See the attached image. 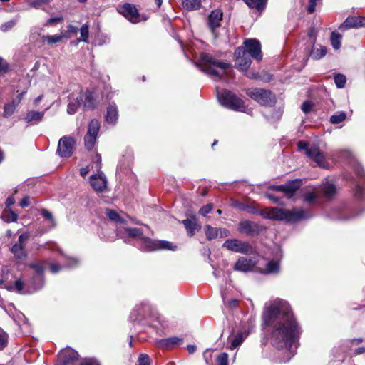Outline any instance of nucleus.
Returning a JSON list of instances; mask_svg holds the SVG:
<instances>
[{"mask_svg": "<svg viewBox=\"0 0 365 365\" xmlns=\"http://www.w3.org/2000/svg\"><path fill=\"white\" fill-rule=\"evenodd\" d=\"M8 71V64L7 63L0 57V74H4L6 73Z\"/></svg>", "mask_w": 365, "mask_h": 365, "instance_id": "680f3d73", "label": "nucleus"}, {"mask_svg": "<svg viewBox=\"0 0 365 365\" xmlns=\"http://www.w3.org/2000/svg\"><path fill=\"white\" fill-rule=\"evenodd\" d=\"M242 210L257 213L264 219L282 220L289 222H294L301 220L308 219L312 216L309 208L302 209L294 207L292 210L285 209L282 207H264V209L258 211L257 207H238Z\"/></svg>", "mask_w": 365, "mask_h": 365, "instance_id": "f03ea898", "label": "nucleus"}, {"mask_svg": "<svg viewBox=\"0 0 365 365\" xmlns=\"http://www.w3.org/2000/svg\"><path fill=\"white\" fill-rule=\"evenodd\" d=\"M182 6L187 11L197 10L200 8V0H182Z\"/></svg>", "mask_w": 365, "mask_h": 365, "instance_id": "a19ab883", "label": "nucleus"}, {"mask_svg": "<svg viewBox=\"0 0 365 365\" xmlns=\"http://www.w3.org/2000/svg\"><path fill=\"white\" fill-rule=\"evenodd\" d=\"M222 247H226L230 251L242 254H249L252 251V247L248 242L236 239L227 240L222 245Z\"/></svg>", "mask_w": 365, "mask_h": 365, "instance_id": "f3484780", "label": "nucleus"}, {"mask_svg": "<svg viewBox=\"0 0 365 365\" xmlns=\"http://www.w3.org/2000/svg\"><path fill=\"white\" fill-rule=\"evenodd\" d=\"M36 202L34 197H31L29 195H25L22 197V199L19 202V205H33V204H36Z\"/></svg>", "mask_w": 365, "mask_h": 365, "instance_id": "bf43d9fd", "label": "nucleus"}, {"mask_svg": "<svg viewBox=\"0 0 365 365\" xmlns=\"http://www.w3.org/2000/svg\"><path fill=\"white\" fill-rule=\"evenodd\" d=\"M154 308L148 302H142L135 305L130 314L133 322H140L153 314Z\"/></svg>", "mask_w": 365, "mask_h": 365, "instance_id": "f8f14e48", "label": "nucleus"}, {"mask_svg": "<svg viewBox=\"0 0 365 365\" xmlns=\"http://www.w3.org/2000/svg\"><path fill=\"white\" fill-rule=\"evenodd\" d=\"M138 365H150V359L148 354H142L138 359Z\"/></svg>", "mask_w": 365, "mask_h": 365, "instance_id": "13d9d810", "label": "nucleus"}, {"mask_svg": "<svg viewBox=\"0 0 365 365\" xmlns=\"http://www.w3.org/2000/svg\"><path fill=\"white\" fill-rule=\"evenodd\" d=\"M213 207H202L201 209L199 210V213L206 217L209 213H210L212 211Z\"/></svg>", "mask_w": 365, "mask_h": 365, "instance_id": "0e129e2a", "label": "nucleus"}, {"mask_svg": "<svg viewBox=\"0 0 365 365\" xmlns=\"http://www.w3.org/2000/svg\"><path fill=\"white\" fill-rule=\"evenodd\" d=\"M245 50L249 53V56L259 61L262 58L261 45L258 40L255 38L247 39L244 41Z\"/></svg>", "mask_w": 365, "mask_h": 365, "instance_id": "412c9836", "label": "nucleus"}, {"mask_svg": "<svg viewBox=\"0 0 365 365\" xmlns=\"http://www.w3.org/2000/svg\"><path fill=\"white\" fill-rule=\"evenodd\" d=\"M118 118V110L115 104H110L107 108L106 121L108 124L115 125Z\"/></svg>", "mask_w": 365, "mask_h": 365, "instance_id": "2f4dec72", "label": "nucleus"}, {"mask_svg": "<svg viewBox=\"0 0 365 365\" xmlns=\"http://www.w3.org/2000/svg\"><path fill=\"white\" fill-rule=\"evenodd\" d=\"M101 127V123L96 119H93L88 124V131L84 136V144L87 150H91L94 147L97 136Z\"/></svg>", "mask_w": 365, "mask_h": 365, "instance_id": "4468645a", "label": "nucleus"}, {"mask_svg": "<svg viewBox=\"0 0 365 365\" xmlns=\"http://www.w3.org/2000/svg\"><path fill=\"white\" fill-rule=\"evenodd\" d=\"M63 19L62 16H56V17L50 18L46 23L45 26L52 25L56 23L61 22L63 21Z\"/></svg>", "mask_w": 365, "mask_h": 365, "instance_id": "e2e57ef3", "label": "nucleus"}, {"mask_svg": "<svg viewBox=\"0 0 365 365\" xmlns=\"http://www.w3.org/2000/svg\"><path fill=\"white\" fill-rule=\"evenodd\" d=\"M321 198V195L317 189V187H314L312 189H307L303 193V200L306 203L317 202Z\"/></svg>", "mask_w": 365, "mask_h": 365, "instance_id": "7c9ffc66", "label": "nucleus"}, {"mask_svg": "<svg viewBox=\"0 0 365 365\" xmlns=\"http://www.w3.org/2000/svg\"><path fill=\"white\" fill-rule=\"evenodd\" d=\"M299 150H304L305 155L311 160L314 161L318 166L326 168H327V162L323 153L319 150L317 145H309L306 141H299L297 143Z\"/></svg>", "mask_w": 365, "mask_h": 365, "instance_id": "6e6552de", "label": "nucleus"}, {"mask_svg": "<svg viewBox=\"0 0 365 365\" xmlns=\"http://www.w3.org/2000/svg\"><path fill=\"white\" fill-rule=\"evenodd\" d=\"M80 365H100L99 362L94 359H86Z\"/></svg>", "mask_w": 365, "mask_h": 365, "instance_id": "69168bd1", "label": "nucleus"}, {"mask_svg": "<svg viewBox=\"0 0 365 365\" xmlns=\"http://www.w3.org/2000/svg\"><path fill=\"white\" fill-rule=\"evenodd\" d=\"M2 220L9 223L16 221L18 215L12 211L9 207H6L1 214Z\"/></svg>", "mask_w": 365, "mask_h": 365, "instance_id": "ea45409f", "label": "nucleus"}, {"mask_svg": "<svg viewBox=\"0 0 365 365\" xmlns=\"http://www.w3.org/2000/svg\"><path fill=\"white\" fill-rule=\"evenodd\" d=\"M41 215L43 216L44 220L46 221L47 227L48 230L53 229L56 226V220L53 217V214L46 209H41L40 210Z\"/></svg>", "mask_w": 365, "mask_h": 365, "instance_id": "f704fd0d", "label": "nucleus"}, {"mask_svg": "<svg viewBox=\"0 0 365 365\" xmlns=\"http://www.w3.org/2000/svg\"><path fill=\"white\" fill-rule=\"evenodd\" d=\"M182 342L183 338L172 336L160 340V344L163 346L173 347L175 346L180 345Z\"/></svg>", "mask_w": 365, "mask_h": 365, "instance_id": "e433bc0d", "label": "nucleus"}, {"mask_svg": "<svg viewBox=\"0 0 365 365\" xmlns=\"http://www.w3.org/2000/svg\"><path fill=\"white\" fill-rule=\"evenodd\" d=\"M24 283L21 279H17L15 281L14 286H9L7 287L8 290H13L15 289L16 292L19 294H23L24 293L23 292Z\"/></svg>", "mask_w": 365, "mask_h": 365, "instance_id": "603ef678", "label": "nucleus"}, {"mask_svg": "<svg viewBox=\"0 0 365 365\" xmlns=\"http://www.w3.org/2000/svg\"><path fill=\"white\" fill-rule=\"evenodd\" d=\"M90 183L93 190L98 192H103L107 186L106 178L103 173L92 175Z\"/></svg>", "mask_w": 365, "mask_h": 365, "instance_id": "a878e982", "label": "nucleus"}, {"mask_svg": "<svg viewBox=\"0 0 365 365\" xmlns=\"http://www.w3.org/2000/svg\"><path fill=\"white\" fill-rule=\"evenodd\" d=\"M45 115V111H36L34 110H28L24 118V120L30 125H37L42 121Z\"/></svg>", "mask_w": 365, "mask_h": 365, "instance_id": "c85d7f7f", "label": "nucleus"}, {"mask_svg": "<svg viewBox=\"0 0 365 365\" xmlns=\"http://www.w3.org/2000/svg\"><path fill=\"white\" fill-rule=\"evenodd\" d=\"M205 232L207 240H212L215 239L218 235V229L214 228L209 225H205Z\"/></svg>", "mask_w": 365, "mask_h": 365, "instance_id": "8fccbe9b", "label": "nucleus"}, {"mask_svg": "<svg viewBox=\"0 0 365 365\" xmlns=\"http://www.w3.org/2000/svg\"><path fill=\"white\" fill-rule=\"evenodd\" d=\"M78 357V352L71 348L64 349L58 354V359L62 365H67L71 361L77 360Z\"/></svg>", "mask_w": 365, "mask_h": 365, "instance_id": "bb28decb", "label": "nucleus"}, {"mask_svg": "<svg viewBox=\"0 0 365 365\" xmlns=\"http://www.w3.org/2000/svg\"><path fill=\"white\" fill-rule=\"evenodd\" d=\"M346 118V114L344 111H338L331 115L329 121L331 124H339L344 121Z\"/></svg>", "mask_w": 365, "mask_h": 365, "instance_id": "c03bdc74", "label": "nucleus"}, {"mask_svg": "<svg viewBox=\"0 0 365 365\" xmlns=\"http://www.w3.org/2000/svg\"><path fill=\"white\" fill-rule=\"evenodd\" d=\"M302 180L299 178L287 181L286 183L279 185H272L269 187V190L282 192L287 198H292L296 192L302 185Z\"/></svg>", "mask_w": 365, "mask_h": 365, "instance_id": "9b49d317", "label": "nucleus"}, {"mask_svg": "<svg viewBox=\"0 0 365 365\" xmlns=\"http://www.w3.org/2000/svg\"><path fill=\"white\" fill-rule=\"evenodd\" d=\"M17 106L18 105L16 104L13 101L10 103L5 104L4 106L3 117L5 118H8L10 116H11L14 114Z\"/></svg>", "mask_w": 365, "mask_h": 365, "instance_id": "37998d69", "label": "nucleus"}, {"mask_svg": "<svg viewBox=\"0 0 365 365\" xmlns=\"http://www.w3.org/2000/svg\"><path fill=\"white\" fill-rule=\"evenodd\" d=\"M341 38H342V36L339 33H338L336 31H333L331 33V38H330L331 44L335 50H338L340 48V47L341 46Z\"/></svg>", "mask_w": 365, "mask_h": 365, "instance_id": "79ce46f5", "label": "nucleus"}, {"mask_svg": "<svg viewBox=\"0 0 365 365\" xmlns=\"http://www.w3.org/2000/svg\"><path fill=\"white\" fill-rule=\"evenodd\" d=\"M119 12L133 24H137L146 20L145 17L138 13L136 7L130 4H124L120 9Z\"/></svg>", "mask_w": 365, "mask_h": 365, "instance_id": "6ab92c4d", "label": "nucleus"}, {"mask_svg": "<svg viewBox=\"0 0 365 365\" xmlns=\"http://www.w3.org/2000/svg\"><path fill=\"white\" fill-rule=\"evenodd\" d=\"M200 61L201 63L199 67L203 72L218 78L221 76L225 69L230 67L228 63L217 61L212 56L205 53L200 54Z\"/></svg>", "mask_w": 365, "mask_h": 365, "instance_id": "20e7f679", "label": "nucleus"}, {"mask_svg": "<svg viewBox=\"0 0 365 365\" xmlns=\"http://www.w3.org/2000/svg\"><path fill=\"white\" fill-rule=\"evenodd\" d=\"M247 94L253 100L264 106H272L275 103V96L270 91L260 88L249 89Z\"/></svg>", "mask_w": 365, "mask_h": 365, "instance_id": "9d476101", "label": "nucleus"}, {"mask_svg": "<svg viewBox=\"0 0 365 365\" xmlns=\"http://www.w3.org/2000/svg\"><path fill=\"white\" fill-rule=\"evenodd\" d=\"M334 82L337 88H342L346 84V78L344 75L339 73L334 76Z\"/></svg>", "mask_w": 365, "mask_h": 365, "instance_id": "864d4df0", "label": "nucleus"}, {"mask_svg": "<svg viewBox=\"0 0 365 365\" xmlns=\"http://www.w3.org/2000/svg\"><path fill=\"white\" fill-rule=\"evenodd\" d=\"M139 247L144 252L161 250H176L177 246L166 240H156L143 236L139 242Z\"/></svg>", "mask_w": 365, "mask_h": 365, "instance_id": "0eeeda50", "label": "nucleus"}, {"mask_svg": "<svg viewBox=\"0 0 365 365\" xmlns=\"http://www.w3.org/2000/svg\"><path fill=\"white\" fill-rule=\"evenodd\" d=\"M263 317L269 327V339L272 346L285 352V358L280 361H289L295 354V343L301 334L300 326L289 303L279 298L270 302Z\"/></svg>", "mask_w": 365, "mask_h": 365, "instance_id": "f257e3e1", "label": "nucleus"}, {"mask_svg": "<svg viewBox=\"0 0 365 365\" xmlns=\"http://www.w3.org/2000/svg\"><path fill=\"white\" fill-rule=\"evenodd\" d=\"M51 0H29L28 5L36 9L45 10L43 6L48 5Z\"/></svg>", "mask_w": 365, "mask_h": 365, "instance_id": "de8ad7c7", "label": "nucleus"}, {"mask_svg": "<svg viewBox=\"0 0 365 365\" xmlns=\"http://www.w3.org/2000/svg\"><path fill=\"white\" fill-rule=\"evenodd\" d=\"M34 270V274L27 282L28 291L27 293H32L34 292L40 290L44 286V270L45 267L39 263L35 262L30 264Z\"/></svg>", "mask_w": 365, "mask_h": 365, "instance_id": "1a4fd4ad", "label": "nucleus"}, {"mask_svg": "<svg viewBox=\"0 0 365 365\" xmlns=\"http://www.w3.org/2000/svg\"><path fill=\"white\" fill-rule=\"evenodd\" d=\"M365 25V18L361 16H349L339 27L341 31L351 28H358Z\"/></svg>", "mask_w": 365, "mask_h": 365, "instance_id": "393cba45", "label": "nucleus"}, {"mask_svg": "<svg viewBox=\"0 0 365 365\" xmlns=\"http://www.w3.org/2000/svg\"><path fill=\"white\" fill-rule=\"evenodd\" d=\"M182 224L190 237L194 236L201 229V225L193 215H187V218L182 221Z\"/></svg>", "mask_w": 365, "mask_h": 365, "instance_id": "b1692460", "label": "nucleus"}, {"mask_svg": "<svg viewBox=\"0 0 365 365\" xmlns=\"http://www.w3.org/2000/svg\"><path fill=\"white\" fill-rule=\"evenodd\" d=\"M263 229L262 225L250 220H242L238 225V231L249 236H257L262 232Z\"/></svg>", "mask_w": 365, "mask_h": 365, "instance_id": "aec40b11", "label": "nucleus"}, {"mask_svg": "<svg viewBox=\"0 0 365 365\" xmlns=\"http://www.w3.org/2000/svg\"><path fill=\"white\" fill-rule=\"evenodd\" d=\"M64 260L66 262L63 265H60L58 263L50 262L48 260L43 261L41 262H38L39 264H43L45 267V269L47 267H49L50 271L52 274H56L60 272L63 268L72 269L78 266L80 264L79 259L77 258L65 257Z\"/></svg>", "mask_w": 365, "mask_h": 365, "instance_id": "dca6fc26", "label": "nucleus"}, {"mask_svg": "<svg viewBox=\"0 0 365 365\" xmlns=\"http://www.w3.org/2000/svg\"><path fill=\"white\" fill-rule=\"evenodd\" d=\"M225 303L230 307V308H235L238 304V300L235 299H232L230 300H228L227 302L225 301Z\"/></svg>", "mask_w": 365, "mask_h": 365, "instance_id": "774afa93", "label": "nucleus"}, {"mask_svg": "<svg viewBox=\"0 0 365 365\" xmlns=\"http://www.w3.org/2000/svg\"><path fill=\"white\" fill-rule=\"evenodd\" d=\"M17 21H18V18L11 19V20L1 24L0 29L2 31H6L11 29L12 27H14L16 24Z\"/></svg>", "mask_w": 365, "mask_h": 365, "instance_id": "4d7b16f0", "label": "nucleus"}, {"mask_svg": "<svg viewBox=\"0 0 365 365\" xmlns=\"http://www.w3.org/2000/svg\"><path fill=\"white\" fill-rule=\"evenodd\" d=\"M76 140L71 136L62 137L58 144L57 154L61 158H70L74 150Z\"/></svg>", "mask_w": 365, "mask_h": 365, "instance_id": "2eb2a0df", "label": "nucleus"}, {"mask_svg": "<svg viewBox=\"0 0 365 365\" xmlns=\"http://www.w3.org/2000/svg\"><path fill=\"white\" fill-rule=\"evenodd\" d=\"M222 12L220 9L214 10L211 12L208 17V25L214 33L215 29L218 28L222 21Z\"/></svg>", "mask_w": 365, "mask_h": 365, "instance_id": "c756f323", "label": "nucleus"}, {"mask_svg": "<svg viewBox=\"0 0 365 365\" xmlns=\"http://www.w3.org/2000/svg\"><path fill=\"white\" fill-rule=\"evenodd\" d=\"M354 170L358 178V180L355 181L354 197L357 200H363L365 198V173L359 163L354 164Z\"/></svg>", "mask_w": 365, "mask_h": 365, "instance_id": "ddd939ff", "label": "nucleus"}, {"mask_svg": "<svg viewBox=\"0 0 365 365\" xmlns=\"http://www.w3.org/2000/svg\"><path fill=\"white\" fill-rule=\"evenodd\" d=\"M313 104L309 101H304L302 105V110L304 113H308L311 111Z\"/></svg>", "mask_w": 365, "mask_h": 365, "instance_id": "052dcab7", "label": "nucleus"}, {"mask_svg": "<svg viewBox=\"0 0 365 365\" xmlns=\"http://www.w3.org/2000/svg\"><path fill=\"white\" fill-rule=\"evenodd\" d=\"M329 217L333 220H345L359 216L365 212L361 207H326Z\"/></svg>", "mask_w": 365, "mask_h": 365, "instance_id": "423d86ee", "label": "nucleus"}, {"mask_svg": "<svg viewBox=\"0 0 365 365\" xmlns=\"http://www.w3.org/2000/svg\"><path fill=\"white\" fill-rule=\"evenodd\" d=\"M123 231L128 237L138 239L139 241L145 232L144 230L135 227H125Z\"/></svg>", "mask_w": 365, "mask_h": 365, "instance_id": "c9c22d12", "label": "nucleus"}, {"mask_svg": "<svg viewBox=\"0 0 365 365\" xmlns=\"http://www.w3.org/2000/svg\"><path fill=\"white\" fill-rule=\"evenodd\" d=\"M96 106L93 93L89 90L81 92L78 96L75 97L73 94L68 97V104L67 113L73 115L77 112L79 107H83V110H91Z\"/></svg>", "mask_w": 365, "mask_h": 365, "instance_id": "7ed1b4c3", "label": "nucleus"}, {"mask_svg": "<svg viewBox=\"0 0 365 365\" xmlns=\"http://www.w3.org/2000/svg\"><path fill=\"white\" fill-rule=\"evenodd\" d=\"M8 343V335L7 334L0 328V350L4 349Z\"/></svg>", "mask_w": 365, "mask_h": 365, "instance_id": "5fc2aeb1", "label": "nucleus"}, {"mask_svg": "<svg viewBox=\"0 0 365 365\" xmlns=\"http://www.w3.org/2000/svg\"><path fill=\"white\" fill-rule=\"evenodd\" d=\"M255 264V262L251 258L242 257L239 258L235 265V270L247 272L252 271Z\"/></svg>", "mask_w": 365, "mask_h": 365, "instance_id": "cd10ccee", "label": "nucleus"}, {"mask_svg": "<svg viewBox=\"0 0 365 365\" xmlns=\"http://www.w3.org/2000/svg\"><path fill=\"white\" fill-rule=\"evenodd\" d=\"M317 189L321 195V198L328 200L333 199L336 195L338 190L335 184L328 179L323 180L320 185L317 186Z\"/></svg>", "mask_w": 365, "mask_h": 365, "instance_id": "4be33fe9", "label": "nucleus"}, {"mask_svg": "<svg viewBox=\"0 0 365 365\" xmlns=\"http://www.w3.org/2000/svg\"><path fill=\"white\" fill-rule=\"evenodd\" d=\"M217 365H228V354L225 352L221 353L216 358Z\"/></svg>", "mask_w": 365, "mask_h": 365, "instance_id": "6e6d98bb", "label": "nucleus"}, {"mask_svg": "<svg viewBox=\"0 0 365 365\" xmlns=\"http://www.w3.org/2000/svg\"><path fill=\"white\" fill-rule=\"evenodd\" d=\"M11 252L19 259L25 257L24 247L21 244L16 243L11 247Z\"/></svg>", "mask_w": 365, "mask_h": 365, "instance_id": "3c124183", "label": "nucleus"}, {"mask_svg": "<svg viewBox=\"0 0 365 365\" xmlns=\"http://www.w3.org/2000/svg\"><path fill=\"white\" fill-rule=\"evenodd\" d=\"M63 38L62 34L52 36H43L42 41L48 44H53L60 42Z\"/></svg>", "mask_w": 365, "mask_h": 365, "instance_id": "49530a36", "label": "nucleus"}, {"mask_svg": "<svg viewBox=\"0 0 365 365\" xmlns=\"http://www.w3.org/2000/svg\"><path fill=\"white\" fill-rule=\"evenodd\" d=\"M327 53V49L324 46L319 47H313L310 51V57L314 60H319L324 57Z\"/></svg>", "mask_w": 365, "mask_h": 365, "instance_id": "4c0bfd02", "label": "nucleus"}, {"mask_svg": "<svg viewBox=\"0 0 365 365\" xmlns=\"http://www.w3.org/2000/svg\"><path fill=\"white\" fill-rule=\"evenodd\" d=\"M106 214L109 220L116 224L124 225L127 224L129 221L138 224V221H135V220L131 218L127 213L119 209L107 208Z\"/></svg>", "mask_w": 365, "mask_h": 365, "instance_id": "a211bd4d", "label": "nucleus"}, {"mask_svg": "<svg viewBox=\"0 0 365 365\" xmlns=\"http://www.w3.org/2000/svg\"><path fill=\"white\" fill-rule=\"evenodd\" d=\"M94 162L96 163V168L99 170L101 168V156L100 154H96L94 158Z\"/></svg>", "mask_w": 365, "mask_h": 365, "instance_id": "338daca9", "label": "nucleus"}, {"mask_svg": "<svg viewBox=\"0 0 365 365\" xmlns=\"http://www.w3.org/2000/svg\"><path fill=\"white\" fill-rule=\"evenodd\" d=\"M78 32V28L72 24H68L67 26V29L62 32V35L63 36V38H71L74 35H76Z\"/></svg>", "mask_w": 365, "mask_h": 365, "instance_id": "09e8293b", "label": "nucleus"}, {"mask_svg": "<svg viewBox=\"0 0 365 365\" xmlns=\"http://www.w3.org/2000/svg\"><path fill=\"white\" fill-rule=\"evenodd\" d=\"M265 273L277 274L280 272V262L279 260L271 259L265 265Z\"/></svg>", "mask_w": 365, "mask_h": 365, "instance_id": "473e14b6", "label": "nucleus"}, {"mask_svg": "<svg viewBox=\"0 0 365 365\" xmlns=\"http://www.w3.org/2000/svg\"><path fill=\"white\" fill-rule=\"evenodd\" d=\"M217 98L220 103L227 108L235 111L245 112L249 114L252 113L251 109L246 110L243 100L230 91L224 90L221 93H218Z\"/></svg>", "mask_w": 365, "mask_h": 365, "instance_id": "39448f33", "label": "nucleus"}, {"mask_svg": "<svg viewBox=\"0 0 365 365\" xmlns=\"http://www.w3.org/2000/svg\"><path fill=\"white\" fill-rule=\"evenodd\" d=\"M251 9H255L259 11H263L267 3V0H243Z\"/></svg>", "mask_w": 365, "mask_h": 365, "instance_id": "58836bf2", "label": "nucleus"}, {"mask_svg": "<svg viewBox=\"0 0 365 365\" xmlns=\"http://www.w3.org/2000/svg\"><path fill=\"white\" fill-rule=\"evenodd\" d=\"M247 336V334H246L245 332H238L236 335L233 336L232 339H229L230 340L229 348L232 350L235 349L237 347L242 344V343L245 341Z\"/></svg>", "mask_w": 365, "mask_h": 365, "instance_id": "72a5a7b5", "label": "nucleus"}, {"mask_svg": "<svg viewBox=\"0 0 365 365\" xmlns=\"http://www.w3.org/2000/svg\"><path fill=\"white\" fill-rule=\"evenodd\" d=\"M78 31H80L81 36L77 39V41L88 42L89 36V25L88 24H84L80 29H78Z\"/></svg>", "mask_w": 365, "mask_h": 365, "instance_id": "a18cd8bd", "label": "nucleus"}, {"mask_svg": "<svg viewBox=\"0 0 365 365\" xmlns=\"http://www.w3.org/2000/svg\"><path fill=\"white\" fill-rule=\"evenodd\" d=\"M235 54L236 56V67L240 71H247L252 62L250 58L251 56H249V53H247L245 50V48L242 47H238L236 49Z\"/></svg>", "mask_w": 365, "mask_h": 365, "instance_id": "5701e85b", "label": "nucleus"}]
</instances>
